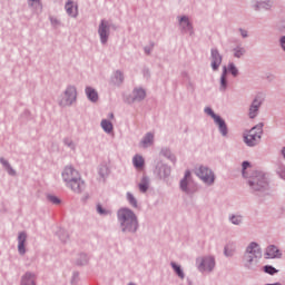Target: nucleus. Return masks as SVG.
Instances as JSON below:
<instances>
[{
  "instance_id": "1",
  "label": "nucleus",
  "mask_w": 285,
  "mask_h": 285,
  "mask_svg": "<svg viewBox=\"0 0 285 285\" xmlns=\"http://www.w3.org/2000/svg\"><path fill=\"white\" fill-rule=\"evenodd\" d=\"M262 259V249L257 243H250L247 246L246 253L244 255V264L246 268H255L259 261Z\"/></svg>"
},
{
  "instance_id": "2",
  "label": "nucleus",
  "mask_w": 285,
  "mask_h": 285,
  "mask_svg": "<svg viewBox=\"0 0 285 285\" xmlns=\"http://www.w3.org/2000/svg\"><path fill=\"white\" fill-rule=\"evenodd\" d=\"M118 219L122 226V230L135 233L137 230V216L128 208H122L118 212Z\"/></svg>"
},
{
  "instance_id": "3",
  "label": "nucleus",
  "mask_w": 285,
  "mask_h": 285,
  "mask_svg": "<svg viewBox=\"0 0 285 285\" xmlns=\"http://www.w3.org/2000/svg\"><path fill=\"white\" fill-rule=\"evenodd\" d=\"M259 139H262V125H257L249 130L248 135L245 136V144L255 146Z\"/></svg>"
},
{
  "instance_id": "4",
  "label": "nucleus",
  "mask_w": 285,
  "mask_h": 285,
  "mask_svg": "<svg viewBox=\"0 0 285 285\" xmlns=\"http://www.w3.org/2000/svg\"><path fill=\"white\" fill-rule=\"evenodd\" d=\"M205 112L207 115H210V117L214 119L215 124L218 125V128H219L222 135L224 137H226V135H228V128L226 127V121H224V119H222V117L215 115V112L213 111V109H210V107L205 108Z\"/></svg>"
},
{
  "instance_id": "5",
  "label": "nucleus",
  "mask_w": 285,
  "mask_h": 285,
  "mask_svg": "<svg viewBox=\"0 0 285 285\" xmlns=\"http://www.w3.org/2000/svg\"><path fill=\"white\" fill-rule=\"evenodd\" d=\"M75 99H77V89H75V87H68L60 104L61 106H71Z\"/></svg>"
},
{
  "instance_id": "6",
  "label": "nucleus",
  "mask_w": 285,
  "mask_h": 285,
  "mask_svg": "<svg viewBox=\"0 0 285 285\" xmlns=\"http://www.w3.org/2000/svg\"><path fill=\"white\" fill-rule=\"evenodd\" d=\"M196 175L200 177L205 184H213V181H215V175H213V171L206 167H199Z\"/></svg>"
},
{
  "instance_id": "7",
  "label": "nucleus",
  "mask_w": 285,
  "mask_h": 285,
  "mask_svg": "<svg viewBox=\"0 0 285 285\" xmlns=\"http://www.w3.org/2000/svg\"><path fill=\"white\" fill-rule=\"evenodd\" d=\"M62 177H63L65 181H67V184H68L69 181L79 179V171L75 170V168H72V167H67L62 173Z\"/></svg>"
},
{
  "instance_id": "8",
  "label": "nucleus",
  "mask_w": 285,
  "mask_h": 285,
  "mask_svg": "<svg viewBox=\"0 0 285 285\" xmlns=\"http://www.w3.org/2000/svg\"><path fill=\"white\" fill-rule=\"evenodd\" d=\"M68 186H70L71 190H73V193H81L82 188H85V184L83 180H81L80 177L75 178L73 180H69V183H67Z\"/></svg>"
},
{
  "instance_id": "9",
  "label": "nucleus",
  "mask_w": 285,
  "mask_h": 285,
  "mask_svg": "<svg viewBox=\"0 0 285 285\" xmlns=\"http://www.w3.org/2000/svg\"><path fill=\"white\" fill-rule=\"evenodd\" d=\"M265 255L267 259H275L277 257H282V252H279V248H277V246L272 245L266 248Z\"/></svg>"
},
{
  "instance_id": "10",
  "label": "nucleus",
  "mask_w": 285,
  "mask_h": 285,
  "mask_svg": "<svg viewBox=\"0 0 285 285\" xmlns=\"http://www.w3.org/2000/svg\"><path fill=\"white\" fill-rule=\"evenodd\" d=\"M249 185L254 188V190H262V188H266V179L263 175H259L254 179V181H249Z\"/></svg>"
},
{
  "instance_id": "11",
  "label": "nucleus",
  "mask_w": 285,
  "mask_h": 285,
  "mask_svg": "<svg viewBox=\"0 0 285 285\" xmlns=\"http://www.w3.org/2000/svg\"><path fill=\"white\" fill-rule=\"evenodd\" d=\"M222 66V56L217 49L212 50V68L213 70H217Z\"/></svg>"
},
{
  "instance_id": "12",
  "label": "nucleus",
  "mask_w": 285,
  "mask_h": 285,
  "mask_svg": "<svg viewBox=\"0 0 285 285\" xmlns=\"http://www.w3.org/2000/svg\"><path fill=\"white\" fill-rule=\"evenodd\" d=\"M193 186V184L190 183V171L187 170L185 173V177L184 179L180 181V188L181 190H184L185 193H190V187Z\"/></svg>"
},
{
  "instance_id": "13",
  "label": "nucleus",
  "mask_w": 285,
  "mask_h": 285,
  "mask_svg": "<svg viewBox=\"0 0 285 285\" xmlns=\"http://www.w3.org/2000/svg\"><path fill=\"white\" fill-rule=\"evenodd\" d=\"M199 268L200 271H212L213 268H215V258L206 257L202 259Z\"/></svg>"
},
{
  "instance_id": "14",
  "label": "nucleus",
  "mask_w": 285,
  "mask_h": 285,
  "mask_svg": "<svg viewBox=\"0 0 285 285\" xmlns=\"http://www.w3.org/2000/svg\"><path fill=\"white\" fill-rule=\"evenodd\" d=\"M98 32L100 35L101 42L106 43V41H108V22L102 20Z\"/></svg>"
},
{
  "instance_id": "15",
  "label": "nucleus",
  "mask_w": 285,
  "mask_h": 285,
  "mask_svg": "<svg viewBox=\"0 0 285 285\" xmlns=\"http://www.w3.org/2000/svg\"><path fill=\"white\" fill-rule=\"evenodd\" d=\"M259 106H262V102L255 99L249 108L250 119H255V117H257V110H259Z\"/></svg>"
},
{
  "instance_id": "16",
  "label": "nucleus",
  "mask_w": 285,
  "mask_h": 285,
  "mask_svg": "<svg viewBox=\"0 0 285 285\" xmlns=\"http://www.w3.org/2000/svg\"><path fill=\"white\" fill-rule=\"evenodd\" d=\"M154 139L155 136L153 134H147L140 141L141 148H148V146H153Z\"/></svg>"
},
{
  "instance_id": "17",
  "label": "nucleus",
  "mask_w": 285,
  "mask_h": 285,
  "mask_svg": "<svg viewBox=\"0 0 285 285\" xmlns=\"http://www.w3.org/2000/svg\"><path fill=\"white\" fill-rule=\"evenodd\" d=\"M18 250L21 255H23V253H26V234L21 233L18 237Z\"/></svg>"
},
{
  "instance_id": "18",
  "label": "nucleus",
  "mask_w": 285,
  "mask_h": 285,
  "mask_svg": "<svg viewBox=\"0 0 285 285\" xmlns=\"http://www.w3.org/2000/svg\"><path fill=\"white\" fill-rule=\"evenodd\" d=\"M86 95L90 101H98L99 99V94H97V90L91 87L86 88Z\"/></svg>"
},
{
  "instance_id": "19",
  "label": "nucleus",
  "mask_w": 285,
  "mask_h": 285,
  "mask_svg": "<svg viewBox=\"0 0 285 285\" xmlns=\"http://www.w3.org/2000/svg\"><path fill=\"white\" fill-rule=\"evenodd\" d=\"M66 10H67V14H69V17L77 16V7L75 6V3L72 1L67 2Z\"/></svg>"
},
{
  "instance_id": "20",
  "label": "nucleus",
  "mask_w": 285,
  "mask_h": 285,
  "mask_svg": "<svg viewBox=\"0 0 285 285\" xmlns=\"http://www.w3.org/2000/svg\"><path fill=\"white\" fill-rule=\"evenodd\" d=\"M132 164H134L135 168H137L138 170H141V168H144V164H145L144 157L136 155L132 158Z\"/></svg>"
},
{
  "instance_id": "21",
  "label": "nucleus",
  "mask_w": 285,
  "mask_h": 285,
  "mask_svg": "<svg viewBox=\"0 0 285 285\" xmlns=\"http://www.w3.org/2000/svg\"><path fill=\"white\" fill-rule=\"evenodd\" d=\"M22 285H35V275L26 274L22 277Z\"/></svg>"
},
{
  "instance_id": "22",
  "label": "nucleus",
  "mask_w": 285,
  "mask_h": 285,
  "mask_svg": "<svg viewBox=\"0 0 285 285\" xmlns=\"http://www.w3.org/2000/svg\"><path fill=\"white\" fill-rule=\"evenodd\" d=\"M101 128L105 130V132H112V122L104 119L101 121Z\"/></svg>"
},
{
  "instance_id": "23",
  "label": "nucleus",
  "mask_w": 285,
  "mask_h": 285,
  "mask_svg": "<svg viewBox=\"0 0 285 285\" xmlns=\"http://www.w3.org/2000/svg\"><path fill=\"white\" fill-rule=\"evenodd\" d=\"M134 95L136 100H141L146 97V91L144 89H135Z\"/></svg>"
},
{
  "instance_id": "24",
  "label": "nucleus",
  "mask_w": 285,
  "mask_h": 285,
  "mask_svg": "<svg viewBox=\"0 0 285 285\" xmlns=\"http://www.w3.org/2000/svg\"><path fill=\"white\" fill-rule=\"evenodd\" d=\"M97 213L98 215H110V209L101 206V204L97 205Z\"/></svg>"
},
{
  "instance_id": "25",
  "label": "nucleus",
  "mask_w": 285,
  "mask_h": 285,
  "mask_svg": "<svg viewBox=\"0 0 285 285\" xmlns=\"http://www.w3.org/2000/svg\"><path fill=\"white\" fill-rule=\"evenodd\" d=\"M180 26H181V28L190 30V21L188 20L187 17L180 18Z\"/></svg>"
},
{
  "instance_id": "26",
  "label": "nucleus",
  "mask_w": 285,
  "mask_h": 285,
  "mask_svg": "<svg viewBox=\"0 0 285 285\" xmlns=\"http://www.w3.org/2000/svg\"><path fill=\"white\" fill-rule=\"evenodd\" d=\"M220 90H226V68L220 77Z\"/></svg>"
},
{
  "instance_id": "27",
  "label": "nucleus",
  "mask_w": 285,
  "mask_h": 285,
  "mask_svg": "<svg viewBox=\"0 0 285 285\" xmlns=\"http://www.w3.org/2000/svg\"><path fill=\"white\" fill-rule=\"evenodd\" d=\"M264 272L267 273L268 275H275V273H278V271L271 265H266L264 267Z\"/></svg>"
},
{
  "instance_id": "28",
  "label": "nucleus",
  "mask_w": 285,
  "mask_h": 285,
  "mask_svg": "<svg viewBox=\"0 0 285 285\" xmlns=\"http://www.w3.org/2000/svg\"><path fill=\"white\" fill-rule=\"evenodd\" d=\"M171 266L174 268V271L177 273L178 277H180L181 279H184V272H181V267H179L177 264L171 263Z\"/></svg>"
},
{
  "instance_id": "29",
  "label": "nucleus",
  "mask_w": 285,
  "mask_h": 285,
  "mask_svg": "<svg viewBox=\"0 0 285 285\" xmlns=\"http://www.w3.org/2000/svg\"><path fill=\"white\" fill-rule=\"evenodd\" d=\"M228 70L233 75V77H237V75H239V70H237V67H235L234 63L228 65Z\"/></svg>"
},
{
  "instance_id": "30",
  "label": "nucleus",
  "mask_w": 285,
  "mask_h": 285,
  "mask_svg": "<svg viewBox=\"0 0 285 285\" xmlns=\"http://www.w3.org/2000/svg\"><path fill=\"white\" fill-rule=\"evenodd\" d=\"M127 199H128L129 204H131V206H134V208H137V199L135 198V196H132V194L127 193Z\"/></svg>"
},
{
  "instance_id": "31",
  "label": "nucleus",
  "mask_w": 285,
  "mask_h": 285,
  "mask_svg": "<svg viewBox=\"0 0 285 285\" xmlns=\"http://www.w3.org/2000/svg\"><path fill=\"white\" fill-rule=\"evenodd\" d=\"M0 161H1V164H2L3 166H6V168H7L8 173H9V175H14V170L11 169L10 165L8 164V160L1 158Z\"/></svg>"
},
{
  "instance_id": "32",
  "label": "nucleus",
  "mask_w": 285,
  "mask_h": 285,
  "mask_svg": "<svg viewBox=\"0 0 285 285\" xmlns=\"http://www.w3.org/2000/svg\"><path fill=\"white\" fill-rule=\"evenodd\" d=\"M139 190L141 193H146L148 190V180L146 178L139 184Z\"/></svg>"
},
{
  "instance_id": "33",
  "label": "nucleus",
  "mask_w": 285,
  "mask_h": 285,
  "mask_svg": "<svg viewBox=\"0 0 285 285\" xmlns=\"http://www.w3.org/2000/svg\"><path fill=\"white\" fill-rule=\"evenodd\" d=\"M232 224L239 225L242 222V216H233L232 218Z\"/></svg>"
},
{
  "instance_id": "34",
  "label": "nucleus",
  "mask_w": 285,
  "mask_h": 285,
  "mask_svg": "<svg viewBox=\"0 0 285 285\" xmlns=\"http://www.w3.org/2000/svg\"><path fill=\"white\" fill-rule=\"evenodd\" d=\"M246 168H250V163L244 161L243 163V176L246 177Z\"/></svg>"
},
{
  "instance_id": "35",
  "label": "nucleus",
  "mask_w": 285,
  "mask_h": 285,
  "mask_svg": "<svg viewBox=\"0 0 285 285\" xmlns=\"http://www.w3.org/2000/svg\"><path fill=\"white\" fill-rule=\"evenodd\" d=\"M234 55L235 57L239 58L242 55H244V49H236Z\"/></svg>"
},
{
  "instance_id": "36",
  "label": "nucleus",
  "mask_w": 285,
  "mask_h": 285,
  "mask_svg": "<svg viewBox=\"0 0 285 285\" xmlns=\"http://www.w3.org/2000/svg\"><path fill=\"white\" fill-rule=\"evenodd\" d=\"M49 202H51L52 204H59V198H57L56 196H49Z\"/></svg>"
},
{
  "instance_id": "37",
  "label": "nucleus",
  "mask_w": 285,
  "mask_h": 285,
  "mask_svg": "<svg viewBox=\"0 0 285 285\" xmlns=\"http://www.w3.org/2000/svg\"><path fill=\"white\" fill-rule=\"evenodd\" d=\"M281 46L283 50L285 51V36L281 38Z\"/></svg>"
},
{
  "instance_id": "38",
  "label": "nucleus",
  "mask_w": 285,
  "mask_h": 285,
  "mask_svg": "<svg viewBox=\"0 0 285 285\" xmlns=\"http://www.w3.org/2000/svg\"><path fill=\"white\" fill-rule=\"evenodd\" d=\"M259 6H261L262 8H266V6H268V4H266V0H264L263 2L259 3Z\"/></svg>"
},
{
  "instance_id": "39",
  "label": "nucleus",
  "mask_w": 285,
  "mask_h": 285,
  "mask_svg": "<svg viewBox=\"0 0 285 285\" xmlns=\"http://www.w3.org/2000/svg\"><path fill=\"white\" fill-rule=\"evenodd\" d=\"M225 255H226L227 257H230V253H228V247H225Z\"/></svg>"
},
{
  "instance_id": "40",
  "label": "nucleus",
  "mask_w": 285,
  "mask_h": 285,
  "mask_svg": "<svg viewBox=\"0 0 285 285\" xmlns=\"http://www.w3.org/2000/svg\"><path fill=\"white\" fill-rule=\"evenodd\" d=\"M240 32H242V37H248V33L246 31L240 30Z\"/></svg>"
},
{
  "instance_id": "41",
  "label": "nucleus",
  "mask_w": 285,
  "mask_h": 285,
  "mask_svg": "<svg viewBox=\"0 0 285 285\" xmlns=\"http://www.w3.org/2000/svg\"><path fill=\"white\" fill-rule=\"evenodd\" d=\"M29 1H30L31 6H32V3H39V0H29Z\"/></svg>"
},
{
  "instance_id": "42",
  "label": "nucleus",
  "mask_w": 285,
  "mask_h": 285,
  "mask_svg": "<svg viewBox=\"0 0 285 285\" xmlns=\"http://www.w3.org/2000/svg\"><path fill=\"white\" fill-rule=\"evenodd\" d=\"M110 119H115V115L114 114H110Z\"/></svg>"
}]
</instances>
